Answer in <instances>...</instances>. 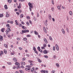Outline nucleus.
Masks as SVG:
<instances>
[{
    "label": "nucleus",
    "instance_id": "052dcab7",
    "mask_svg": "<svg viewBox=\"0 0 73 73\" xmlns=\"http://www.w3.org/2000/svg\"><path fill=\"white\" fill-rule=\"evenodd\" d=\"M16 39L17 40H20V38H17Z\"/></svg>",
    "mask_w": 73,
    "mask_h": 73
},
{
    "label": "nucleus",
    "instance_id": "a211bd4d",
    "mask_svg": "<svg viewBox=\"0 0 73 73\" xmlns=\"http://www.w3.org/2000/svg\"><path fill=\"white\" fill-rule=\"evenodd\" d=\"M13 60L14 62H16L17 61V60L15 58H13Z\"/></svg>",
    "mask_w": 73,
    "mask_h": 73
},
{
    "label": "nucleus",
    "instance_id": "680f3d73",
    "mask_svg": "<svg viewBox=\"0 0 73 73\" xmlns=\"http://www.w3.org/2000/svg\"><path fill=\"white\" fill-rule=\"evenodd\" d=\"M38 37L39 38H41V36H40V35H38Z\"/></svg>",
    "mask_w": 73,
    "mask_h": 73
},
{
    "label": "nucleus",
    "instance_id": "13d9d810",
    "mask_svg": "<svg viewBox=\"0 0 73 73\" xmlns=\"http://www.w3.org/2000/svg\"><path fill=\"white\" fill-rule=\"evenodd\" d=\"M9 26V24H7L6 25V27H8Z\"/></svg>",
    "mask_w": 73,
    "mask_h": 73
},
{
    "label": "nucleus",
    "instance_id": "4be33fe9",
    "mask_svg": "<svg viewBox=\"0 0 73 73\" xmlns=\"http://www.w3.org/2000/svg\"><path fill=\"white\" fill-rule=\"evenodd\" d=\"M15 24H16L17 25H19V24L17 23V20H15Z\"/></svg>",
    "mask_w": 73,
    "mask_h": 73
},
{
    "label": "nucleus",
    "instance_id": "4468645a",
    "mask_svg": "<svg viewBox=\"0 0 73 73\" xmlns=\"http://www.w3.org/2000/svg\"><path fill=\"white\" fill-rule=\"evenodd\" d=\"M62 32L63 34H65V31H64V29H62Z\"/></svg>",
    "mask_w": 73,
    "mask_h": 73
},
{
    "label": "nucleus",
    "instance_id": "72a5a7b5",
    "mask_svg": "<svg viewBox=\"0 0 73 73\" xmlns=\"http://www.w3.org/2000/svg\"><path fill=\"white\" fill-rule=\"evenodd\" d=\"M43 45V46L44 48H45V47H46V44H44Z\"/></svg>",
    "mask_w": 73,
    "mask_h": 73
},
{
    "label": "nucleus",
    "instance_id": "dca6fc26",
    "mask_svg": "<svg viewBox=\"0 0 73 73\" xmlns=\"http://www.w3.org/2000/svg\"><path fill=\"white\" fill-rule=\"evenodd\" d=\"M24 17V15L23 14H21L20 15V18H21V19H22L23 17Z\"/></svg>",
    "mask_w": 73,
    "mask_h": 73
},
{
    "label": "nucleus",
    "instance_id": "1a4fd4ad",
    "mask_svg": "<svg viewBox=\"0 0 73 73\" xmlns=\"http://www.w3.org/2000/svg\"><path fill=\"white\" fill-rule=\"evenodd\" d=\"M34 33L36 35H38V33L36 32V31H34Z\"/></svg>",
    "mask_w": 73,
    "mask_h": 73
},
{
    "label": "nucleus",
    "instance_id": "2eb2a0df",
    "mask_svg": "<svg viewBox=\"0 0 73 73\" xmlns=\"http://www.w3.org/2000/svg\"><path fill=\"white\" fill-rule=\"evenodd\" d=\"M15 64L16 65H17V66H19L20 65V63L16 62L15 63Z\"/></svg>",
    "mask_w": 73,
    "mask_h": 73
},
{
    "label": "nucleus",
    "instance_id": "4d7b16f0",
    "mask_svg": "<svg viewBox=\"0 0 73 73\" xmlns=\"http://www.w3.org/2000/svg\"><path fill=\"white\" fill-rule=\"evenodd\" d=\"M52 20L54 22V21H55V20L54 19V18H52Z\"/></svg>",
    "mask_w": 73,
    "mask_h": 73
},
{
    "label": "nucleus",
    "instance_id": "37998d69",
    "mask_svg": "<svg viewBox=\"0 0 73 73\" xmlns=\"http://www.w3.org/2000/svg\"><path fill=\"white\" fill-rule=\"evenodd\" d=\"M31 36V35H27V37H30Z\"/></svg>",
    "mask_w": 73,
    "mask_h": 73
},
{
    "label": "nucleus",
    "instance_id": "ea45409f",
    "mask_svg": "<svg viewBox=\"0 0 73 73\" xmlns=\"http://www.w3.org/2000/svg\"><path fill=\"white\" fill-rule=\"evenodd\" d=\"M19 68H21V67L19 66H17V69H19Z\"/></svg>",
    "mask_w": 73,
    "mask_h": 73
},
{
    "label": "nucleus",
    "instance_id": "603ef678",
    "mask_svg": "<svg viewBox=\"0 0 73 73\" xmlns=\"http://www.w3.org/2000/svg\"><path fill=\"white\" fill-rule=\"evenodd\" d=\"M55 47L54 46L53 47V50H54V51L55 50Z\"/></svg>",
    "mask_w": 73,
    "mask_h": 73
},
{
    "label": "nucleus",
    "instance_id": "f704fd0d",
    "mask_svg": "<svg viewBox=\"0 0 73 73\" xmlns=\"http://www.w3.org/2000/svg\"><path fill=\"white\" fill-rule=\"evenodd\" d=\"M25 27V26H22V28H23V29H25V28L24 27Z\"/></svg>",
    "mask_w": 73,
    "mask_h": 73
},
{
    "label": "nucleus",
    "instance_id": "a18cd8bd",
    "mask_svg": "<svg viewBox=\"0 0 73 73\" xmlns=\"http://www.w3.org/2000/svg\"><path fill=\"white\" fill-rule=\"evenodd\" d=\"M21 24H22V25H24V24L25 23H24V22H23V21H21Z\"/></svg>",
    "mask_w": 73,
    "mask_h": 73
},
{
    "label": "nucleus",
    "instance_id": "864d4df0",
    "mask_svg": "<svg viewBox=\"0 0 73 73\" xmlns=\"http://www.w3.org/2000/svg\"><path fill=\"white\" fill-rule=\"evenodd\" d=\"M33 19L34 20V21H36V17H34Z\"/></svg>",
    "mask_w": 73,
    "mask_h": 73
},
{
    "label": "nucleus",
    "instance_id": "39448f33",
    "mask_svg": "<svg viewBox=\"0 0 73 73\" xmlns=\"http://www.w3.org/2000/svg\"><path fill=\"white\" fill-rule=\"evenodd\" d=\"M43 40L46 44H48V41H47V40H46V39L45 38H44Z\"/></svg>",
    "mask_w": 73,
    "mask_h": 73
},
{
    "label": "nucleus",
    "instance_id": "6ab92c4d",
    "mask_svg": "<svg viewBox=\"0 0 73 73\" xmlns=\"http://www.w3.org/2000/svg\"><path fill=\"white\" fill-rule=\"evenodd\" d=\"M28 62H29L30 63H32V62H33V60H28Z\"/></svg>",
    "mask_w": 73,
    "mask_h": 73
},
{
    "label": "nucleus",
    "instance_id": "6e6552de",
    "mask_svg": "<svg viewBox=\"0 0 73 73\" xmlns=\"http://www.w3.org/2000/svg\"><path fill=\"white\" fill-rule=\"evenodd\" d=\"M48 17L49 20H51V19H52V17H51V15H50L49 14Z\"/></svg>",
    "mask_w": 73,
    "mask_h": 73
},
{
    "label": "nucleus",
    "instance_id": "8fccbe9b",
    "mask_svg": "<svg viewBox=\"0 0 73 73\" xmlns=\"http://www.w3.org/2000/svg\"><path fill=\"white\" fill-rule=\"evenodd\" d=\"M26 24L28 25H29V23L28 21L27 22Z\"/></svg>",
    "mask_w": 73,
    "mask_h": 73
},
{
    "label": "nucleus",
    "instance_id": "ddd939ff",
    "mask_svg": "<svg viewBox=\"0 0 73 73\" xmlns=\"http://www.w3.org/2000/svg\"><path fill=\"white\" fill-rule=\"evenodd\" d=\"M0 40H3V37L1 36H0Z\"/></svg>",
    "mask_w": 73,
    "mask_h": 73
},
{
    "label": "nucleus",
    "instance_id": "6e6d98bb",
    "mask_svg": "<svg viewBox=\"0 0 73 73\" xmlns=\"http://www.w3.org/2000/svg\"><path fill=\"white\" fill-rule=\"evenodd\" d=\"M51 9H52V12H53V11L54 10V8L53 7L51 8Z\"/></svg>",
    "mask_w": 73,
    "mask_h": 73
},
{
    "label": "nucleus",
    "instance_id": "e433bc0d",
    "mask_svg": "<svg viewBox=\"0 0 73 73\" xmlns=\"http://www.w3.org/2000/svg\"><path fill=\"white\" fill-rule=\"evenodd\" d=\"M29 23L31 24V25H32V22L31 20H29Z\"/></svg>",
    "mask_w": 73,
    "mask_h": 73
},
{
    "label": "nucleus",
    "instance_id": "cd10ccee",
    "mask_svg": "<svg viewBox=\"0 0 73 73\" xmlns=\"http://www.w3.org/2000/svg\"><path fill=\"white\" fill-rule=\"evenodd\" d=\"M34 52L36 54H38V52H37V50H35V51H34Z\"/></svg>",
    "mask_w": 73,
    "mask_h": 73
},
{
    "label": "nucleus",
    "instance_id": "e2e57ef3",
    "mask_svg": "<svg viewBox=\"0 0 73 73\" xmlns=\"http://www.w3.org/2000/svg\"><path fill=\"white\" fill-rule=\"evenodd\" d=\"M52 4H54V1H53V0H52Z\"/></svg>",
    "mask_w": 73,
    "mask_h": 73
},
{
    "label": "nucleus",
    "instance_id": "9b49d317",
    "mask_svg": "<svg viewBox=\"0 0 73 73\" xmlns=\"http://www.w3.org/2000/svg\"><path fill=\"white\" fill-rule=\"evenodd\" d=\"M21 64L22 65H24L25 64V62H21Z\"/></svg>",
    "mask_w": 73,
    "mask_h": 73
},
{
    "label": "nucleus",
    "instance_id": "5701e85b",
    "mask_svg": "<svg viewBox=\"0 0 73 73\" xmlns=\"http://www.w3.org/2000/svg\"><path fill=\"white\" fill-rule=\"evenodd\" d=\"M23 41H27V38H23Z\"/></svg>",
    "mask_w": 73,
    "mask_h": 73
},
{
    "label": "nucleus",
    "instance_id": "5fc2aeb1",
    "mask_svg": "<svg viewBox=\"0 0 73 73\" xmlns=\"http://www.w3.org/2000/svg\"><path fill=\"white\" fill-rule=\"evenodd\" d=\"M7 64L8 65H11V63L10 62H7Z\"/></svg>",
    "mask_w": 73,
    "mask_h": 73
},
{
    "label": "nucleus",
    "instance_id": "4c0bfd02",
    "mask_svg": "<svg viewBox=\"0 0 73 73\" xmlns=\"http://www.w3.org/2000/svg\"><path fill=\"white\" fill-rule=\"evenodd\" d=\"M1 55H3V54H4V52H3V51H1Z\"/></svg>",
    "mask_w": 73,
    "mask_h": 73
},
{
    "label": "nucleus",
    "instance_id": "69168bd1",
    "mask_svg": "<svg viewBox=\"0 0 73 73\" xmlns=\"http://www.w3.org/2000/svg\"><path fill=\"white\" fill-rule=\"evenodd\" d=\"M39 51L41 53H42V52H43V51L42 50L40 49V51Z\"/></svg>",
    "mask_w": 73,
    "mask_h": 73
},
{
    "label": "nucleus",
    "instance_id": "c9c22d12",
    "mask_svg": "<svg viewBox=\"0 0 73 73\" xmlns=\"http://www.w3.org/2000/svg\"><path fill=\"white\" fill-rule=\"evenodd\" d=\"M20 73H24V72L23 70H19Z\"/></svg>",
    "mask_w": 73,
    "mask_h": 73
},
{
    "label": "nucleus",
    "instance_id": "7ed1b4c3",
    "mask_svg": "<svg viewBox=\"0 0 73 73\" xmlns=\"http://www.w3.org/2000/svg\"><path fill=\"white\" fill-rule=\"evenodd\" d=\"M49 52V51H47V50H45L44 51H43V53L44 54H47Z\"/></svg>",
    "mask_w": 73,
    "mask_h": 73
},
{
    "label": "nucleus",
    "instance_id": "c85d7f7f",
    "mask_svg": "<svg viewBox=\"0 0 73 73\" xmlns=\"http://www.w3.org/2000/svg\"><path fill=\"white\" fill-rule=\"evenodd\" d=\"M66 31L68 32V33H69V28H66Z\"/></svg>",
    "mask_w": 73,
    "mask_h": 73
},
{
    "label": "nucleus",
    "instance_id": "c756f323",
    "mask_svg": "<svg viewBox=\"0 0 73 73\" xmlns=\"http://www.w3.org/2000/svg\"><path fill=\"white\" fill-rule=\"evenodd\" d=\"M37 49L38 50H39V51H40V47L39 46H38L37 48Z\"/></svg>",
    "mask_w": 73,
    "mask_h": 73
},
{
    "label": "nucleus",
    "instance_id": "0e129e2a",
    "mask_svg": "<svg viewBox=\"0 0 73 73\" xmlns=\"http://www.w3.org/2000/svg\"><path fill=\"white\" fill-rule=\"evenodd\" d=\"M27 70H31V68L30 67H28L27 68Z\"/></svg>",
    "mask_w": 73,
    "mask_h": 73
},
{
    "label": "nucleus",
    "instance_id": "423d86ee",
    "mask_svg": "<svg viewBox=\"0 0 73 73\" xmlns=\"http://www.w3.org/2000/svg\"><path fill=\"white\" fill-rule=\"evenodd\" d=\"M43 29L44 32H45L46 33H47V31H46V29L45 27H44Z\"/></svg>",
    "mask_w": 73,
    "mask_h": 73
},
{
    "label": "nucleus",
    "instance_id": "79ce46f5",
    "mask_svg": "<svg viewBox=\"0 0 73 73\" xmlns=\"http://www.w3.org/2000/svg\"><path fill=\"white\" fill-rule=\"evenodd\" d=\"M25 59H26V58H23L22 59V61H25Z\"/></svg>",
    "mask_w": 73,
    "mask_h": 73
},
{
    "label": "nucleus",
    "instance_id": "3c124183",
    "mask_svg": "<svg viewBox=\"0 0 73 73\" xmlns=\"http://www.w3.org/2000/svg\"><path fill=\"white\" fill-rule=\"evenodd\" d=\"M40 16V15H39V13H37V17H38Z\"/></svg>",
    "mask_w": 73,
    "mask_h": 73
},
{
    "label": "nucleus",
    "instance_id": "a19ab883",
    "mask_svg": "<svg viewBox=\"0 0 73 73\" xmlns=\"http://www.w3.org/2000/svg\"><path fill=\"white\" fill-rule=\"evenodd\" d=\"M35 69V68L34 67H33L31 69V72H33V70H34V69Z\"/></svg>",
    "mask_w": 73,
    "mask_h": 73
},
{
    "label": "nucleus",
    "instance_id": "0eeeda50",
    "mask_svg": "<svg viewBox=\"0 0 73 73\" xmlns=\"http://www.w3.org/2000/svg\"><path fill=\"white\" fill-rule=\"evenodd\" d=\"M37 60L38 61V62H39L40 63H41V62H42L41 60H40V59L38 58H37Z\"/></svg>",
    "mask_w": 73,
    "mask_h": 73
},
{
    "label": "nucleus",
    "instance_id": "f3484780",
    "mask_svg": "<svg viewBox=\"0 0 73 73\" xmlns=\"http://www.w3.org/2000/svg\"><path fill=\"white\" fill-rule=\"evenodd\" d=\"M5 29V28H2L1 30V31L3 33H4V30Z\"/></svg>",
    "mask_w": 73,
    "mask_h": 73
},
{
    "label": "nucleus",
    "instance_id": "393cba45",
    "mask_svg": "<svg viewBox=\"0 0 73 73\" xmlns=\"http://www.w3.org/2000/svg\"><path fill=\"white\" fill-rule=\"evenodd\" d=\"M57 8L58 9V10H59V11H60L61 10V9H60V6H58Z\"/></svg>",
    "mask_w": 73,
    "mask_h": 73
},
{
    "label": "nucleus",
    "instance_id": "20e7f679",
    "mask_svg": "<svg viewBox=\"0 0 73 73\" xmlns=\"http://www.w3.org/2000/svg\"><path fill=\"white\" fill-rule=\"evenodd\" d=\"M55 46L57 50H59V48L58 47V45L57 44H56L55 45Z\"/></svg>",
    "mask_w": 73,
    "mask_h": 73
},
{
    "label": "nucleus",
    "instance_id": "bb28decb",
    "mask_svg": "<svg viewBox=\"0 0 73 73\" xmlns=\"http://www.w3.org/2000/svg\"><path fill=\"white\" fill-rule=\"evenodd\" d=\"M49 39L51 41H52L53 40V39H52V37L50 36H49Z\"/></svg>",
    "mask_w": 73,
    "mask_h": 73
},
{
    "label": "nucleus",
    "instance_id": "a878e982",
    "mask_svg": "<svg viewBox=\"0 0 73 73\" xmlns=\"http://www.w3.org/2000/svg\"><path fill=\"white\" fill-rule=\"evenodd\" d=\"M4 16V15H3V14H0V17H3Z\"/></svg>",
    "mask_w": 73,
    "mask_h": 73
},
{
    "label": "nucleus",
    "instance_id": "f03ea898",
    "mask_svg": "<svg viewBox=\"0 0 73 73\" xmlns=\"http://www.w3.org/2000/svg\"><path fill=\"white\" fill-rule=\"evenodd\" d=\"M28 5L29 6L30 8H33V5H32V4L30 2H29L28 3Z\"/></svg>",
    "mask_w": 73,
    "mask_h": 73
},
{
    "label": "nucleus",
    "instance_id": "58836bf2",
    "mask_svg": "<svg viewBox=\"0 0 73 73\" xmlns=\"http://www.w3.org/2000/svg\"><path fill=\"white\" fill-rule=\"evenodd\" d=\"M44 57L46 58H48V56L46 55H44Z\"/></svg>",
    "mask_w": 73,
    "mask_h": 73
},
{
    "label": "nucleus",
    "instance_id": "412c9836",
    "mask_svg": "<svg viewBox=\"0 0 73 73\" xmlns=\"http://www.w3.org/2000/svg\"><path fill=\"white\" fill-rule=\"evenodd\" d=\"M7 2L9 3V4H10V3L12 2V0H8Z\"/></svg>",
    "mask_w": 73,
    "mask_h": 73
},
{
    "label": "nucleus",
    "instance_id": "f8f14e48",
    "mask_svg": "<svg viewBox=\"0 0 73 73\" xmlns=\"http://www.w3.org/2000/svg\"><path fill=\"white\" fill-rule=\"evenodd\" d=\"M26 29L25 30H23L22 31V33H26Z\"/></svg>",
    "mask_w": 73,
    "mask_h": 73
},
{
    "label": "nucleus",
    "instance_id": "473e14b6",
    "mask_svg": "<svg viewBox=\"0 0 73 73\" xmlns=\"http://www.w3.org/2000/svg\"><path fill=\"white\" fill-rule=\"evenodd\" d=\"M69 14L71 16H72V11H70Z\"/></svg>",
    "mask_w": 73,
    "mask_h": 73
},
{
    "label": "nucleus",
    "instance_id": "774afa93",
    "mask_svg": "<svg viewBox=\"0 0 73 73\" xmlns=\"http://www.w3.org/2000/svg\"><path fill=\"white\" fill-rule=\"evenodd\" d=\"M52 73H54L55 72V71L54 70H52L51 71Z\"/></svg>",
    "mask_w": 73,
    "mask_h": 73
},
{
    "label": "nucleus",
    "instance_id": "de8ad7c7",
    "mask_svg": "<svg viewBox=\"0 0 73 73\" xmlns=\"http://www.w3.org/2000/svg\"><path fill=\"white\" fill-rule=\"evenodd\" d=\"M53 57H54V59H56V55H54L53 56Z\"/></svg>",
    "mask_w": 73,
    "mask_h": 73
},
{
    "label": "nucleus",
    "instance_id": "338daca9",
    "mask_svg": "<svg viewBox=\"0 0 73 73\" xmlns=\"http://www.w3.org/2000/svg\"><path fill=\"white\" fill-rule=\"evenodd\" d=\"M8 29H7L6 30V32L7 33H8L9 32V31H8Z\"/></svg>",
    "mask_w": 73,
    "mask_h": 73
},
{
    "label": "nucleus",
    "instance_id": "7c9ffc66",
    "mask_svg": "<svg viewBox=\"0 0 73 73\" xmlns=\"http://www.w3.org/2000/svg\"><path fill=\"white\" fill-rule=\"evenodd\" d=\"M33 50H34V51L36 50V47H33Z\"/></svg>",
    "mask_w": 73,
    "mask_h": 73
},
{
    "label": "nucleus",
    "instance_id": "f257e3e1",
    "mask_svg": "<svg viewBox=\"0 0 73 73\" xmlns=\"http://www.w3.org/2000/svg\"><path fill=\"white\" fill-rule=\"evenodd\" d=\"M41 73H48V71L47 70H42L41 71Z\"/></svg>",
    "mask_w": 73,
    "mask_h": 73
},
{
    "label": "nucleus",
    "instance_id": "c03bdc74",
    "mask_svg": "<svg viewBox=\"0 0 73 73\" xmlns=\"http://www.w3.org/2000/svg\"><path fill=\"white\" fill-rule=\"evenodd\" d=\"M13 68L14 69H16V66H14V67H13Z\"/></svg>",
    "mask_w": 73,
    "mask_h": 73
},
{
    "label": "nucleus",
    "instance_id": "aec40b11",
    "mask_svg": "<svg viewBox=\"0 0 73 73\" xmlns=\"http://www.w3.org/2000/svg\"><path fill=\"white\" fill-rule=\"evenodd\" d=\"M56 66L58 68H59L60 67V65H59V64L58 63H56Z\"/></svg>",
    "mask_w": 73,
    "mask_h": 73
},
{
    "label": "nucleus",
    "instance_id": "b1692460",
    "mask_svg": "<svg viewBox=\"0 0 73 73\" xmlns=\"http://www.w3.org/2000/svg\"><path fill=\"white\" fill-rule=\"evenodd\" d=\"M4 53H5V54H7V50H6L5 49L4 50Z\"/></svg>",
    "mask_w": 73,
    "mask_h": 73
},
{
    "label": "nucleus",
    "instance_id": "9d476101",
    "mask_svg": "<svg viewBox=\"0 0 73 73\" xmlns=\"http://www.w3.org/2000/svg\"><path fill=\"white\" fill-rule=\"evenodd\" d=\"M4 8L5 9H8V7H7V5H4Z\"/></svg>",
    "mask_w": 73,
    "mask_h": 73
},
{
    "label": "nucleus",
    "instance_id": "09e8293b",
    "mask_svg": "<svg viewBox=\"0 0 73 73\" xmlns=\"http://www.w3.org/2000/svg\"><path fill=\"white\" fill-rule=\"evenodd\" d=\"M41 48L42 49H45V47L44 46L41 47Z\"/></svg>",
    "mask_w": 73,
    "mask_h": 73
},
{
    "label": "nucleus",
    "instance_id": "49530a36",
    "mask_svg": "<svg viewBox=\"0 0 73 73\" xmlns=\"http://www.w3.org/2000/svg\"><path fill=\"white\" fill-rule=\"evenodd\" d=\"M19 27H22V26L23 25H22V24H19Z\"/></svg>",
    "mask_w": 73,
    "mask_h": 73
},
{
    "label": "nucleus",
    "instance_id": "2f4dec72",
    "mask_svg": "<svg viewBox=\"0 0 73 73\" xmlns=\"http://www.w3.org/2000/svg\"><path fill=\"white\" fill-rule=\"evenodd\" d=\"M9 16V14L7 13L6 15V17H8Z\"/></svg>",
    "mask_w": 73,
    "mask_h": 73
},
{
    "label": "nucleus",
    "instance_id": "bf43d9fd",
    "mask_svg": "<svg viewBox=\"0 0 73 73\" xmlns=\"http://www.w3.org/2000/svg\"><path fill=\"white\" fill-rule=\"evenodd\" d=\"M21 68H22V69H24V67L23 66H21Z\"/></svg>",
    "mask_w": 73,
    "mask_h": 73
}]
</instances>
